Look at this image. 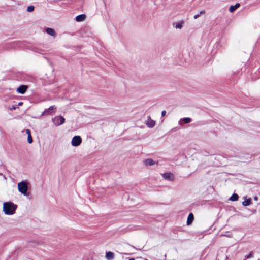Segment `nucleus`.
Wrapping results in <instances>:
<instances>
[{"mask_svg":"<svg viewBox=\"0 0 260 260\" xmlns=\"http://www.w3.org/2000/svg\"><path fill=\"white\" fill-rule=\"evenodd\" d=\"M17 208V206L11 202H5L3 204V210L5 214L13 215Z\"/></svg>","mask_w":260,"mask_h":260,"instance_id":"obj_1","label":"nucleus"},{"mask_svg":"<svg viewBox=\"0 0 260 260\" xmlns=\"http://www.w3.org/2000/svg\"><path fill=\"white\" fill-rule=\"evenodd\" d=\"M18 189L20 192L24 196H27V191L28 190L27 184L24 181L20 182L18 183Z\"/></svg>","mask_w":260,"mask_h":260,"instance_id":"obj_2","label":"nucleus"},{"mask_svg":"<svg viewBox=\"0 0 260 260\" xmlns=\"http://www.w3.org/2000/svg\"><path fill=\"white\" fill-rule=\"evenodd\" d=\"M52 121L55 126H58L64 123L65 119L61 116H57L52 118Z\"/></svg>","mask_w":260,"mask_h":260,"instance_id":"obj_3","label":"nucleus"},{"mask_svg":"<svg viewBox=\"0 0 260 260\" xmlns=\"http://www.w3.org/2000/svg\"><path fill=\"white\" fill-rule=\"evenodd\" d=\"M82 143V139L79 136H74L72 140L71 144L74 147L79 146Z\"/></svg>","mask_w":260,"mask_h":260,"instance_id":"obj_4","label":"nucleus"},{"mask_svg":"<svg viewBox=\"0 0 260 260\" xmlns=\"http://www.w3.org/2000/svg\"><path fill=\"white\" fill-rule=\"evenodd\" d=\"M56 109V107L55 106H50L48 109H45L44 112L41 114V116L51 115V111Z\"/></svg>","mask_w":260,"mask_h":260,"instance_id":"obj_5","label":"nucleus"},{"mask_svg":"<svg viewBox=\"0 0 260 260\" xmlns=\"http://www.w3.org/2000/svg\"><path fill=\"white\" fill-rule=\"evenodd\" d=\"M28 88V86L26 85H20L17 89V91L20 94H24Z\"/></svg>","mask_w":260,"mask_h":260,"instance_id":"obj_6","label":"nucleus"},{"mask_svg":"<svg viewBox=\"0 0 260 260\" xmlns=\"http://www.w3.org/2000/svg\"><path fill=\"white\" fill-rule=\"evenodd\" d=\"M143 162H144V164L146 166H153L155 164H157V162L154 161L151 158H148V159H145Z\"/></svg>","mask_w":260,"mask_h":260,"instance_id":"obj_7","label":"nucleus"},{"mask_svg":"<svg viewBox=\"0 0 260 260\" xmlns=\"http://www.w3.org/2000/svg\"><path fill=\"white\" fill-rule=\"evenodd\" d=\"M191 119L190 118H188V117L183 118L181 119L179 121L178 123L180 125H183V124L184 123H186V124L189 123L191 122Z\"/></svg>","mask_w":260,"mask_h":260,"instance_id":"obj_8","label":"nucleus"},{"mask_svg":"<svg viewBox=\"0 0 260 260\" xmlns=\"http://www.w3.org/2000/svg\"><path fill=\"white\" fill-rule=\"evenodd\" d=\"M162 176L163 178L166 180H172L173 179V175L171 173H165Z\"/></svg>","mask_w":260,"mask_h":260,"instance_id":"obj_9","label":"nucleus"},{"mask_svg":"<svg viewBox=\"0 0 260 260\" xmlns=\"http://www.w3.org/2000/svg\"><path fill=\"white\" fill-rule=\"evenodd\" d=\"M147 126L149 128H152L155 126V122L151 119L150 117H149V119L147 121L146 123Z\"/></svg>","mask_w":260,"mask_h":260,"instance_id":"obj_10","label":"nucleus"},{"mask_svg":"<svg viewBox=\"0 0 260 260\" xmlns=\"http://www.w3.org/2000/svg\"><path fill=\"white\" fill-rule=\"evenodd\" d=\"M86 15L85 14H80L76 17V21L77 22H82L85 20Z\"/></svg>","mask_w":260,"mask_h":260,"instance_id":"obj_11","label":"nucleus"},{"mask_svg":"<svg viewBox=\"0 0 260 260\" xmlns=\"http://www.w3.org/2000/svg\"><path fill=\"white\" fill-rule=\"evenodd\" d=\"M194 219V216H193V215L192 213H190L188 217H187V225H190L192 223L193 220Z\"/></svg>","mask_w":260,"mask_h":260,"instance_id":"obj_12","label":"nucleus"},{"mask_svg":"<svg viewBox=\"0 0 260 260\" xmlns=\"http://www.w3.org/2000/svg\"><path fill=\"white\" fill-rule=\"evenodd\" d=\"M240 5L239 3H237L235 5H231L229 8V11L231 13L233 12L236 9L240 7Z\"/></svg>","mask_w":260,"mask_h":260,"instance_id":"obj_13","label":"nucleus"},{"mask_svg":"<svg viewBox=\"0 0 260 260\" xmlns=\"http://www.w3.org/2000/svg\"><path fill=\"white\" fill-rule=\"evenodd\" d=\"M105 257L108 260L112 259L114 258V253L110 251L107 252Z\"/></svg>","mask_w":260,"mask_h":260,"instance_id":"obj_14","label":"nucleus"},{"mask_svg":"<svg viewBox=\"0 0 260 260\" xmlns=\"http://www.w3.org/2000/svg\"><path fill=\"white\" fill-rule=\"evenodd\" d=\"M46 32L51 36H54L55 35V30L51 28H47L46 29Z\"/></svg>","mask_w":260,"mask_h":260,"instance_id":"obj_15","label":"nucleus"},{"mask_svg":"<svg viewBox=\"0 0 260 260\" xmlns=\"http://www.w3.org/2000/svg\"><path fill=\"white\" fill-rule=\"evenodd\" d=\"M184 22L183 21L177 23L175 25V28L177 29H181L182 28Z\"/></svg>","mask_w":260,"mask_h":260,"instance_id":"obj_16","label":"nucleus"},{"mask_svg":"<svg viewBox=\"0 0 260 260\" xmlns=\"http://www.w3.org/2000/svg\"><path fill=\"white\" fill-rule=\"evenodd\" d=\"M238 197H239L237 194L234 193L230 197V200L232 201H236L238 200Z\"/></svg>","mask_w":260,"mask_h":260,"instance_id":"obj_17","label":"nucleus"},{"mask_svg":"<svg viewBox=\"0 0 260 260\" xmlns=\"http://www.w3.org/2000/svg\"><path fill=\"white\" fill-rule=\"evenodd\" d=\"M251 204V199H249L242 202V205L244 206H249Z\"/></svg>","mask_w":260,"mask_h":260,"instance_id":"obj_18","label":"nucleus"},{"mask_svg":"<svg viewBox=\"0 0 260 260\" xmlns=\"http://www.w3.org/2000/svg\"><path fill=\"white\" fill-rule=\"evenodd\" d=\"M35 7L34 6H29L27 8V11L29 12H31L34 10Z\"/></svg>","mask_w":260,"mask_h":260,"instance_id":"obj_19","label":"nucleus"},{"mask_svg":"<svg viewBox=\"0 0 260 260\" xmlns=\"http://www.w3.org/2000/svg\"><path fill=\"white\" fill-rule=\"evenodd\" d=\"M27 141L28 143L31 144L32 143L33 140L31 135L28 136Z\"/></svg>","mask_w":260,"mask_h":260,"instance_id":"obj_20","label":"nucleus"},{"mask_svg":"<svg viewBox=\"0 0 260 260\" xmlns=\"http://www.w3.org/2000/svg\"><path fill=\"white\" fill-rule=\"evenodd\" d=\"M253 253L251 252L249 254L245 255V258L248 259L253 257Z\"/></svg>","mask_w":260,"mask_h":260,"instance_id":"obj_21","label":"nucleus"},{"mask_svg":"<svg viewBox=\"0 0 260 260\" xmlns=\"http://www.w3.org/2000/svg\"><path fill=\"white\" fill-rule=\"evenodd\" d=\"M16 107H17V105H13L12 106V107L10 108L9 109L10 110H12L15 109L16 108Z\"/></svg>","mask_w":260,"mask_h":260,"instance_id":"obj_22","label":"nucleus"},{"mask_svg":"<svg viewBox=\"0 0 260 260\" xmlns=\"http://www.w3.org/2000/svg\"><path fill=\"white\" fill-rule=\"evenodd\" d=\"M26 134H27L28 136L31 135V132H30V131L29 129H27L26 130Z\"/></svg>","mask_w":260,"mask_h":260,"instance_id":"obj_23","label":"nucleus"},{"mask_svg":"<svg viewBox=\"0 0 260 260\" xmlns=\"http://www.w3.org/2000/svg\"><path fill=\"white\" fill-rule=\"evenodd\" d=\"M166 112L165 110H164L161 112V116H164L166 115Z\"/></svg>","mask_w":260,"mask_h":260,"instance_id":"obj_24","label":"nucleus"},{"mask_svg":"<svg viewBox=\"0 0 260 260\" xmlns=\"http://www.w3.org/2000/svg\"><path fill=\"white\" fill-rule=\"evenodd\" d=\"M200 16V14H197L194 16V19H196L199 18Z\"/></svg>","mask_w":260,"mask_h":260,"instance_id":"obj_25","label":"nucleus"},{"mask_svg":"<svg viewBox=\"0 0 260 260\" xmlns=\"http://www.w3.org/2000/svg\"><path fill=\"white\" fill-rule=\"evenodd\" d=\"M205 13V11H204V10H202V11H200V14H200V15H201V14H204Z\"/></svg>","mask_w":260,"mask_h":260,"instance_id":"obj_26","label":"nucleus"},{"mask_svg":"<svg viewBox=\"0 0 260 260\" xmlns=\"http://www.w3.org/2000/svg\"><path fill=\"white\" fill-rule=\"evenodd\" d=\"M0 175L3 176L4 177V178L6 179V177H5L4 175H3V174L2 173H0Z\"/></svg>","mask_w":260,"mask_h":260,"instance_id":"obj_27","label":"nucleus"},{"mask_svg":"<svg viewBox=\"0 0 260 260\" xmlns=\"http://www.w3.org/2000/svg\"><path fill=\"white\" fill-rule=\"evenodd\" d=\"M129 260H135V259H134V258H130V259H129Z\"/></svg>","mask_w":260,"mask_h":260,"instance_id":"obj_28","label":"nucleus"},{"mask_svg":"<svg viewBox=\"0 0 260 260\" xmlns=\"http://www.w3.org/2000/svg\"><path fill=\"white\" fill-rule=\"evenodd\" d=\"M22 104V102H20V103H19V105H21Z\"/></svg>","mask_w":260,"mask_h":260,"instance_id":"obj_29","label":"nucleus"}]
</instances>
